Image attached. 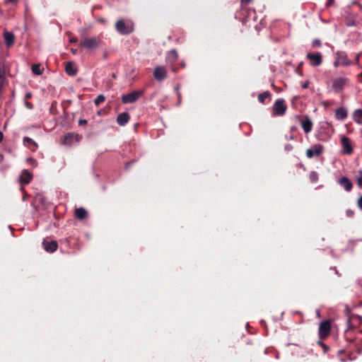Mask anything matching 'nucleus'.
<instances>
[{
	"mask_svg": "<svg viewBox=\"0 0 362 362\" xmlns=\"http://www.w3.org/2000/svg\"><path fill=\"white\" fill-rule=\"evenodd\" d=\"M334 66H340V65H341L340 60H339V59L337 58L336 61L334 62Z\"/></svg>",
	"mask_w": 362,
	"mask_h": 362,
	"instance_id": "34",
	"label": "nucleus"
},
{
	"mask_svg": "<svg viewBox=\"0 0 362 362\" xmlns=\"http://www.w3.org/2000/svg\"><path fill=\"white\" fill-rule=\"evenodd\" d=\"M331 329L330 322L329 321H324L320 323L319 327V335L320 338L327 337Z\"/></svg>",
	"mask_w": 362,
	"mask_h": 362,
	"instance_id": "9",
	"label": "nucleus"
},
{
	"mask_svg": "<svg viewBox=\"0 0 362 362\" xmlns=\"http://www.w3.org/2000/svg\"><path fill=\"white\" fill-rule=\"evenodd\" d=\"M307 58L310 60V64L313 66H317L322 64V54L320 53H308Z\"/></svg>",
	"mask_w": 362,
	"mask_h": 362,
	"instance_id": "10",
	"label": "nucleus"
},
{
	"mask_svg": "<svg viewBox=\"0 0 362 362\" xmlns=\"http://www.w3.org/2000/svg\"><path fill=\"white\" fill-rule=\"evenodd\" d=\"M154 78L159 81L164 80L167 76V71L163 66H156L153 71Z\"/></svg>",
	"mask_w": 362,
	"mask_h": 362,
	"instance_id": "11",
	"label": "nucleus"
},
{
	"mask_svg": "<svg viewBox=\"0 0 362 362\" xmlns=\"http://www.w3.org/2000/svg\"><path fill=\"white\" fill-rule=\"evenodd\" d=\"M75 215L78 219H83L86 216L87 212L83 208H78L76 209Z\"/></svg>",
	"mask_w": 362,
	"mask_h": 362,
	"instance_id": "25",
	"label": "nucleus"
},
{
	"mask_svg": "<svg viewBox=\"0 0 362 362\" xmlns=\"http://www.w3.org/2000/svg\"><path fill=\"white\" fill-rule=\"evenodd\" d=\"M339 185L343 187L346 191L349 192L352 189L351 182L346 177H342L339 180Z\"/></svg>",
	"mask_w": 362,
	"mask_h": 362,
	"instance_id": "14",
	"label": "nucleus"
},
{
	"mask_svg": "<svg viewBox=\"0 0 362 362\" xmlns=\"http://www.w3.org/2000/svg\"><path fill=\"white\" fill-rule=\"evenodd\" d=\"M285 149L286 151H291L292 149V146L290 145V144H287L286 146H285Z\"/></svg>",
	"mask_w": 362,
	"mask_h": 362,
	"instance_id": "38",
	"label": "nucleus"
},
{
	"mask_svg": "<svg viewBox=\"0 0 362 362\" xmlns=\"http://www.w3.org/2000/svg\"><path fill=\"white\" fill-rule=\"evenodd\" d=\"M356 182L358 187L362 188V171H360L356 176Z\"/></svg>",
	"mask_w": 362,
	"mask_h": 362,
	"instance_id": "29",
	"label": "nucleus"
},
{
	"mask_svg": "<svg viewBox=\"0 0 362 362\" xmlns=\"http://www.w3.org/2000/svg\"><path fill=\"white\" fill-rule=\"evenodd\" d=\"M77 40H77V38H76V37H71V38H70V39H69V41H70L71 42H77Z\"/></svg>",
	"mask_w": 362,
	"mask_h": 362,
	"instance_id": "40",
	"label": "nucleus"
},
{
	"mask_svg": "<svg viewBox=\"0 0 362 362\" xmlns=\"http://www.w3.org/2000/svg\"><path fill=\"white\" fill-rule=\"evenodd\" d=\"M252 0H240L242 4H249Z\"/></svg>",
	"mask_w": 362,
	"mask_h": 362,
	"instance_id": "39",
	"label": "nucleus"
},
{
	"mask_svg": "<svg viewBox=\"0 0 362 362\" xmlns=\"http://www.w3.org/2000/svg\"><path fill=\"white\" fill-rule=\"evenodd\" d=\"M5 44L7 47H11L14 43V35L11 32H5L4 34Z\"/></svg>",
	"mask_w": 362,
	"mask_h": 362,
	"instance_id": "19",
	"label": "nucleus"
},
{
	"mask_svg": "<svg viewBox=\"0 0 362 362\" xmlns=\"http://www.w3.org/2000/svg\"><path fill=\"white\" fill-rule=\"evenodd\" d=\"M3 138H4V134H3V133L0 131V143L2 141Z\"/></svg>",
	"mask_w": 362,
	"mask_h": 362,
	"instance_id": "42",
	"label": "nucleus"
},
{
	"mask_svg": "<svg viewBox=\"0 0 362 362\" xmlns=\"http://www.w3.org/2000/svg\"><path fill=\"white\" fill-rule=\"evenodd\" d=\"M87 123V121L86 119H80L78 121V124L80 125L86 124Z\"/></svg>",
	"mask_w": 362,
	"mask_h": 362,
	"instance_id": "36",
	"label": "nucleus"
},
{
	"mask_svg": "<svg viewBox=\"0 0 362 362\" xmlns=\"http://www.w3.org/2000/svg\"><path fill=\"white\" fill-rule=\"evenodd\" d=\"M347 115V110L344 107H339L335 110V117L339 120H344Z\"/></svg>",
	"mask_w": 362,
	"mask_h": 362,
	"instance_id": "16",
	"label": "nucleus"
},
{
	"mask_svg": "<svg viewBox=\"0 0 362 362\" xmlns=\"http://www.w3.org/2000/svg\"><path fill=\"white\" fill-rule=\"evenodd\" d=\"M32 177V174L28 170H24L19 177V180L21 184H28L30 182Z\"/></svg>",
	"mask_w": 362,
	"mask_h": 362,
	"instance_id": "13",
	"label": "nucleus"
},
{
	"mask_svg": "<svg viewBox=\"0 0 362 362\" xmlns=\"http://www.w3.org/2000/svg\"><path fill=\"white\" fill-rule=\"evenodd\" d=\"M312 45L313 47H320L321 45V42L319 40H314Z\"/></svg>",
	"mask_w": 362,
	"mask_h": 362,
	"instance_id": "30",
	"label": "nucleus"
},
{
	"mask_svg": "<svg viewBox=\"0 0 362 362\" xmlns=\"http://www.w3.org/2000/svg\"><path fill=\"white\" fill-rule=\"evenodd\" d=\"M65 69L66 74L69 76H75L77 73V69L74 62H67Z\"/></svg>",
	"mask_w": 362,
	"mask_h": 362,
	"instance_id": "18",
	"label": "nucleus"
},
{
	"mask_svg": "<svg viewBox=\"0 0 362 362\" xmlns=\"http://www.w3.org/2000/svg\"><path fill=\"white\" fill-rule=\"evenodd\" d=\"M177 57H178V54H177V51L175 49H173L168 53L167 60L169 62H173L177 59Z\"/></svg>",
	"mask_w": 362,
	"mask_h": 362,
	"instance_id": "24",
	"label": "nucleus"
},
{
	"mask_svg": "<svg viewBox=\"0 0 362 362\" xmlns=\"http://www.w3.org/2000/svg\"><path fill=\"white\" fill-rule=\"evenodd\" d=\"M348 79L344 77L336 78L332 81V89L336 93L342 91L344 86L347 84Z\"/></svg>",
	"mask_w": 362,
	"mask_h": 362,
	"instance_id": "5",
	"label": "nucleus"
},
{
	"mask_svg": "<svg viewBox=\"0 0 362 362\" xmlns=\"http://www.w3.org/2000/svg\"><path fill=\"white\" fill-rule=\"evenodd\" d=\"M23 144L33 151H35L37 148L36 142L31 138L27 136L23 138Z\"/></svg>",
	"mask_w": 362,
	"mask_h": 362,
	"instance_id": "15",
	"label": "nucleus"
},
{
	"mask_svg": "<svg viewBox=\"0 0 362 362\" xmlns=\"http://www.w3.org/2000/svg\"><path fill=\"white\" fill-rule=\"evenodd\" d=\"M301 126L304 132L308 134L311 132L313 128V123L310 119L306 118L301 122Z\"/></svg>",
	"mask_w": 362,
	"mask_h": 362,
	"instance_id": "20",
	"label": "nucleus"
},
{
	"mask_svg": "<svg viewBox=\"0 0 362 362\" xmlns=\"http://www.w3.org/2000/svg\"><path fill=\"white\" fill-rule=\"evenodd\" d=\"M25 105L26 106V107H28V109H32L33 108V105L30 104L29 102H28L27 100L25 101Z\"/></svg>",
	"mask_w": 362,
	"mask_h": 362,
	"instance_id": "32",
	"label": "nucleus"
},
{
	"mask_svg": "<svg viewBox=\"0 0 362 362\" xmlns=\"http://www.w3.org/2000/svg\"><path fill=\"white\" fill-rule=\"evenodd\" d=\"M71 51L74 54H76L77 52V49H71Z\"/></svg>",
	"mask_w": 362,
	"mask_h": 362,
	"instance_id": "43",
	"label": "nucleus"
},
{
	"mask_svg": "<svg viewBox=\"0 0 362 362\" xmlns=\"http://www.w3.org/2000/svg\"><path fill=\"white\" fill-rule=\"evenodd\" d=\"M342 153L344 154L350 155L353 153V146L351 140L346 136H340Z\"/></svg>",
	"mask_w": 362,
	"mask_h": 362,
	"instance_id": "3",
	"label": "nucleus"
},
{
	"mask_svg": "<svg viewBox=\"0 0 362 362\" xmlns=\"http://www.w3.org/2000/svg\"><path fill=\"white\" fill-rule=\"evenodd\" d=\"M322 151L323 146L321 144H316L306 151V156L308 158H311L314 156H320L322 153Z\"/></svg>",
	"mask_w": 362,
	"mask_h": 362,
	"instance_id": "8",
	"label": "nucleus"
},
{
	"mask_svg": "<svg viewBox=\"0 0 362 362\" xmlns=\"http://www.w3.org/2000/svg\"><path fill=\"white\" fill-rule=\"evenodd\" d=\"M32 96L31 93H27L25 95V99L27 100L28 98H30Z\"/></svg>",
	"mask_w": 362,
	"mask_h": 362,
	"instance_id": "37",
	"label": "nucleus"
},
{
	"mask_svg": "<svg viewBox=\"0 0 362 362\" xmlns=\"http://www.w3.org/2000/svg\"><path fill=\"white\" fill-rule=\"evenodd\" d=\"M354 120L358 124H362V109H357L354 112Z\"/></svg>",
	"mask_w": 362,
	"mask_h": 362,
	"instance_id": "22",
	"label": "nucleus"
},
{
	"mask_svg": "<svg viewBox=\"0 0 362 362\" xmlns=\"http://www.w3.org/2000/svg\"><path fill=\"white\" fill-rule=\"evenodd\" d=\"M337 59L340 60L341 66H347L349 65V61L344 52H337Z\"/></svg>",
	"mask_w": 362,
	"mask_h": 362,
	"instance_id": "21",
	"label": "nucleus"
},
{
	"mask_svg": "<svg viewBox=\"0 0 362 362\" xmlns=\"http://www.w3.org/2000/svg\"><path fill=\"white\" fill-rule=\"evenodd\" d=\"M129 119V114L127 112H122L117 116V122L119 125L124 126L128 122Z\"/></svg>",
	"mask_w": 362,
	"mask_h": 362,
	"instance_id": "17",
	"label": "nucleus"
},
{
	"mask_svg": "<svg viewBox=\"0 0 362 362\" xmlns=\"http://www.w3.org/2000/svg\"><path fill=\"white\" fill-rule=\"evenodd\" d=\"M100 45V40L98 37H83L79 46L84 47L87 50H93L98 48Z\"/></svg>",
	"mask_w": 362,
	"mask_h": 362,
	"instance_id": "2",
	"label": "nucleus"
},
{
	"mask_svg": "<svg viewBox=\"0 0 362 362\" xmlns=\"http://www.w3.org/2000/svg\"><path fill=\"white\" fill-rule=\"evenodd\" d=\"M134 24L131 20L119 19L115 23V29L123 35H129L134 31Z\"/></svg>",
	"mask_w": 362,
	"mask_h": 362,
	"instance_id": "1",
	"label": "nucleus"
},
{
	"mask_svg": "<svg viewBox=\"0 0 362 362\" xmlns=\"http://www.w3.org/2000/svg\"><path fill=\"white\" fill-rule=\"evenodd\" d=\"M318 179V175L316 172H311L310 174V180L312 182H315Z\"/></svg>",
	"mask_w": 362,
	"mask_h": 362,
	"instance_id": "28",
	"label": "nucleus"
},
{
	"mask_svg": "<svg viewBox=\"0 0 362 362\" xmlns=\"http://www.w3.org/2000/svg\"><path fill=\"white\" fill-rule=\"evenodd\" d=\"M105 100V97L103 95H99L95 99V104L96 105H100L103 102H104Z\"/></svg>",
	"mask_w": 362,
	"mask_h": 362,
	"instance_id": "27",
	"label": "nucleus"
},
{
	"mask_svg": "<svg viewBox=\"0 0 362 362\" xmlns=\"http://www.w3.org/2000/svg\"><path fill=\"white\" fill-rule=\"evenodd\" d=\"M17 1H18V0H6L7 3L16 4V3H17Z\"/></svg>",
	"mask_w": 362,
	"mask_h": 362,
	"instance_id": "41",
	"label": "nucleus"
},
{
	"mask_svg": "<svg viewBox=\"0 0 362 362\" xmlns=\"http://www.w3.org/2000/svg\"><path fill=\"white\" fill-rule=\"evenodd\" d=\"M309 86V82L306 81L304 83L302 84V88H308Z\"/></svg>",
	"mask_w": 362,
	"mask_h": 362,
	"instance_id": "35",
	"label": "nucleus"
},
{
	"mask_svg": "<svg viewBox=\"0 0 362 362\" xmlns=\"http://www.w3.org/2000/svg\"><path fill=\"white\" fill-rule=\"evenodd\" d=\"M346 214L349 217H352L353 215H354V211L352 210H351V209H348L346 211Z\"/></svg>",
	"mask_w": 362,
	"mask_h": 362,
	"instance_id": "31",
	"label": "nucleus"
},
{
	"mask_svg": "<svg viewBox=\"0 0 362 362\" xmlns=\"http://www.w3.org/2000/svg\"><path fill=\"white\" fill-rule=\"evenodd\" d=\"M270 95L269 92L265 91L258 95V100L261 103H264L265 100Z\"/></svg>",
	"mask_w": 362,
	"mask_h": 362,
	"instance_id": "26",
	"label": "nucleus"
},
{
	"mask_svg": "<svg viewBox=\"0 0 362 362\" xmlns=\"http://www.w3.org/2000/svg\"><path fill=\"white\" fill-rule=\"evenodd\" d=\"M358 206L361 209H362V196L358 200Z\"/></svg>",
	"mask_w": 362,
	"mask_h": 362,
	"instance_id": "33",
	"label": "nucleus"
},
{
	"mask_svg": "<svg viewBox=\"0 0 362 362\" xmlns=\"http://www.w3.org/2000/svg\"><path fill=\"white\" fill-rule=\"evenodd\" d=\"M112 78H116V75L115 74H112Z\"/></svg>",
	"mask_w": 362,
	"mask_h": 362,
	"instance_id": "44",
	"label": "nucleus"
},
{
	"mask_svg": "<svg viewBox=\"0 0 362 362\" xmlns=\"http://www.w3.org/2000/svg\"><path fill=\"white\" fill-rule=\"evenodd\" d=\"M81 136H79L78 134L69 133L64 136L62 144L66 146H72L78 143L81 140Z\"/></svg>",
	"mask_w": 362,
	"mask_h": 362,
	"instance_id": "7",
	"label": "nucleus"
},
{
	"mask_svg": "<svg viewBox=\"0 0 362 362\" xmlns=\"http://www.w3.org/2000/svg\"><path fill=\"white\" fill-rule=\"evenodd\" d=\"M143 94L142 91L136 90L124 95L122 97L123 103H132L137 100Z\"/></svg>",
	"mask_w": 362,
	"mask_h": 362,
	"instance_id": "6",
	"label": "nucleus"
},
{
	"mask_svg": "<svg viewBox=\"0 0 362 362\" xmlns=\"http://www.w3.org/2000/svg\"><path fill=\"white\" fill-rule=\"evenodd\" d=\"M44 249L48 252H53L57 250L58 245L56 241H47L44 240L42 243Z\"/></svg>",
	"mask_w": 362,
	"mask_h": 362,
	"instance_id": "12",
	"label": "nucleus"
},
{
	"mask_svg": "<svg viewBox=\"0 0 362 362\" xmlns=\"http://www.w3.org/2000/svg\"><path fill=\"white\" fill-rule=\"evenodd\" d=\"M44 68L39 64H33L32 66V71L35 75H41L43 72Z\"/></svg>",
	"mask_w": 362,
	"mask_h": 362,
	"instance_id": "23",
	"label": "nucleus"
},
{
	"mask_svg": "<svg viewBox=\"0 0 362 362\" xmlns=\"http://www.w3.org/2000/svg\"><path fill=\"white\" fill-rule=\"evenodd\" d=\"M287 106L285 104V101L283 99H278L276 100L274 106L273 111L276 115H283L285 114Z\"/></svg>",
	"mask_w": 362,
	"mask_h": 362,
	"instance_id": "4",
	"label": "nucleus"
}]
</instances>
